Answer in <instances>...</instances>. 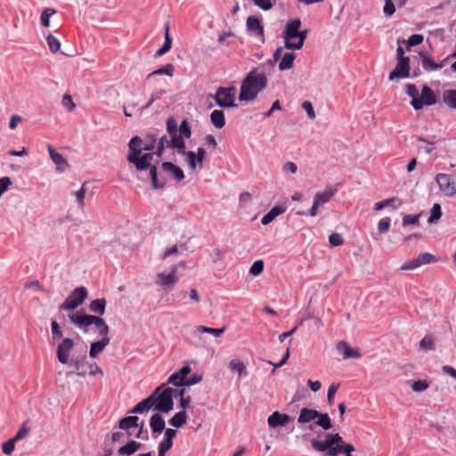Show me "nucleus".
Returning <instances> with one entry per match:
<instances>
[{"instance_id": "f257e3e1", "label": "nucleus", "mask_w": 456, "mask_h": 456, "mask_svg": "<svg viewBox=\"0 0 456 456\" xmlns=\"http://www.w3.org/2000/svg\"><path fill=\"white\" fill-rule=\"evenodd\" d=\"M168 385L167 383L159 385L150 395L130 409L128 413L144 414L151 409L165 414L169 413L174 409V398L184 396L187 387H170Z\"/></svg>"}, {"instance_id": "f03ea898", "label": "nucleus", "mask_w": 456, "mask_h": 456, "mask_svg": "<svg viewBox=\"0 0 456 456\" xmlns=\"http://www.w3.org/2000/svg\"><path fill=\"white\" fill-rule=\"evenodd\" d=\"M268 86V78L265 72H258L256 67H253L243 77L238 100L240 102H251L255 101L258 94Z\"/></svg>"}, {"instance_id": "7ed1b4c3", "label": "nucleus", "mask_w": 456, "mask_h": 456, "mask_svg": "<svg viewBox=\"0 0 456 456\" xmlns=\"http://www.w3.org/2000/svg\"><path fill=\"white\" fill-rule=\"evenodd\" d=\"M154 155L155 153L153 151L145 153L142 152L132 161H130L129 164H132L137 172L149 171L151 188L153 190H160L166 186L167 180L164 177H159V161L154 164L151 163Z\"/></svg>"}, {"instance_id": "20e7f679", "label": "nucleus", "mask_w": 456, "mask_h": 456, "mask_svg": "<svg viewBox=\"0 0 456 456\" xmlns=\"http://www.w3.org/2000/svg\"><path fill=\"white\" fill-rule=\"evenodd\" d=\"M208 98H212L215 103H209L208 109H212L215 105L221 109H237L236 87L232 85L229 86H218L215 94H208Z\"/></svg>"}, {"instance_id": "39448f33", "label": "nucleus", "mask_w": 456, "mask_h": 456, "mask_svg": "<svg viewBox=\"0 0 456 456\" xmlns=\"http://www.w3.org/2000/svg\"><path fill=\"white\" fill-rule=\"evenodd\" d=\"M166 130L170 137L167 146L181 138H191L192 134L191 123L187 118H183L180 125H178L177 120L173 116L167 118Z\"/></svg>"}, {"instance_id": "423d86ee", "label": "nucleus", "mask_w": 456, "mask_h": 456, "mask_svg": "<svg viewBox=\"0 0 456 456\" xmlns=\"http://www.w3.org/2000/svg\"><path fill=\"white\" fill-rule=\"evenodd\" d=\"M88 297L87 289L81 285L76 287L59 305L60 312L74 311L84 304Z\"/></svg>"}, {"instance_id": "0eeeda50", "label": "nucleus", "mask_w": 456, "mask_h": 456, "mask_svg": "<svg viewBox=\"0 0 456 456\" xmlns=\"http://www.w3.org/2000/svg\"><path fill=\"white\" fill-rule=\"evenodd\" d=\"M342 436L338 434H326L322 441L315 440V451L321 452L324 456H338Z\"/></svg>"}, {"instance_id": "6e6552de", "label": "nucleus", "mask_w": 456, "mask_h": 456, "mask_svg": "<svg viewBox=\"0 0 456 456\" xmlns=\"http://www.w3.org/2000/svg\"><path fill=\"white\" fill-rule=\"evenodd\" d=\"M96 317V315L87 314L85 308H79L75 313L68 314L70 323L84 334L89 333L90 327L94 325Z\"/></svg>"}, {"instance_id": "1a4fd4ad", "label": "nucleus", "mask_w": 456, "mask_h": 456, "mask_svg": "<svg viewBox=\"0 0 456 456\" xmlns=\"http://www.w3.org/2000/svg\"><path fill=\"white\" fill-rule=\"evenodd\" d=\"M302 25L299 18L289 19L282 31V37L284 38V47L288 50H291V45L298 36L299 28Z\"/></svg>"}, {"instance_id": "9d476101", "label": "nucleus", "mask_w": 456, "mask_h": 456, "mask_svg": "<svg viewBox=\"0 0 456 456\" xmlns=\"http://www.w3.org/2000/svg\"><path fill=\"white\" fill-rule=\"evenodd\" d=\"M87 352L84 350L79 354L69 358V362L67 364L70 367H74L75 371H68L66 376L68 378L77 376L79 378H86V372L84 370V367L87 365Z\"/></svg>"}, {"instance_id": "9b49d317", "label": "nucleus", "mask_w": 456, "mask_h": 456, "mask_svg": "<svg viewBox=\"0 0 456 456\" xmlns=\"http://www.w3.org/2000/svg\"><path fill=\"white\" fill-rule=\"evenodd\" d=\"M246 30L249 36L260 37L265 42V28L260 13L249 15L246 20Z\"/></svg>"}, {"instance_id": "f8f14e48", "label": "nucleus", "mask_w": 456, "mask_h": 456, "mask_svg": "<svg viewBox=\"0 0 456 456\" xmlns=\"http://www.w3.org/2000/svg\"><path fill=\"white\" fill-rule=\"evenodd\" d=\"M437 98L434 91L427 85H424L421 89V95L418 99L411 101V105L415 110H421L425 105L431 106L436 104Z\"/></svg>"}, {"instance_id": "ddd939ff", "label": "nucleus", "mask_w": 456, "mask_h": 456, "mask_svg": "<svg viewBox=\"0 0 456 456\" xmlns=\"http://www.w3.org/2000/svg\"><path fill=\"white\" fill-rule=\"evenodd\" d=\"M436 181L445 196L452 197L456 194V175L440 173L436 175Z\"/></svg>"}, {"instance_id": "4468645a", "label": "nucleus", "mask_w": 456, "mask_h": 456, "mask_svg": "<svg viewBox=\"0 0 456 456\" xmlns=\"http://www.w3.org/2000/svg\"><path fill=\"white\" fill-rule=\"evenodd\" d=\"M186 157V162L188 167L194 171L196 169H202L204 167V162L207 157V151L204 147L200 146L197 149V151H188Z\"/></svg>"}, {"instance_id": "2eb2a0df", "label": "nucleus", "mask_w": 456, "mask_h": 456, "mask_svg": "<svg viewBox=\"0 0 456 456\" xmlns=\"http://www.w3.org/2000/svg\"><path fill=\"white\" fill-rule=\"evenodd\" d=\"M75 346V342L70 338H63L56 347V358L61 364L69 362V355L71 350Z\"/></svg>"}, {"instance_id": "dca6fc26", "label": "nucleus", "mask_w": 456, "mask_h": 456, "mask_svg": "<svg viewBox=\"0 0 456 456\" xmlns=\"http://www.w3.org/2000/svg\"><path fill=\"white\" fill-rule=\"evenodd\" d=\"M191 372V368L188 362L183 364L179 370L174 371L167 380V384L173 385L174 387H185L188 375Z\"/></svg>"}, {"instance_id": "f3484780", "label": "nucleus", "mask_w": 456, "mask_h": 456, "mask_svg": "<svg viewBox=\"0 0 456 456\" xmlns=\"http://www.w3.org/2000/svg\"><path fill=\"white\" fill-rule=\"evenodd\" d=\"M177 265H171L169 272H161L157 274L158 283L165 289H170L179 281L176 275Z\"/></svg>"}, {"instance_id": "a211bd4d", "label": "nucleus", "mask_w": 456, "mask_h": 456, "mask_svg": "<svg viewBox=\"0 0 456 456\" xmlns=\"http://www.w3.org/2000/svg\"><path fill=\"white\" fill-rule=\"evenodd\" d=\"M298 428L314 431V408L303 407L297 417Z\"/></svg>"}, {"instance_id": "6ab92c4d", "label": "nucleus", "mask_w": 456, "mask_h": 456, "mask_svg": "<svg viewBox=\"0 0 456 456\" xmlns=\"http://www.w3.org/2000/svg\"><path fill=\"white\" fill-rule=\"evenodd\" d=\"M293 419L289 414L275 411L268 416L267 424L271 429L281 428L286 427Z\"/></svg>"}, {"instance_id": "aec40b11", "label": "nucleus", "mask_w": 456, "mask_h": 456, "mask_svg": "<svg viewBox=\"0 0 456 456\" xmlns=\"http://www.w3.org/2000/svg\"><path fill=\"white\" fill-rule=\"evenodd\" d=\"M436 261V257L430 253L419 254L416 258L405 262L402 266L401 270H413L423 265L430 264L431 262Z\"/></svg>"}, {"instance_id": "412c9836", "label": "nucleus", "mask_w": 456, "mask_h": 456, "mask_svg": "<svg viewBox=\"0 0 456 456\" xmlns=\"http://www.w3.org/2000/svg\"><path fill=\"white\" fill-rule=\"evenodd\" d=\"M149 420V425L151 430V436L154 439L158 438L160 436L166 428V422L164 417L162 415L163 412H159L156 411Z\"/></svg>"}, {"instance_id": "4be33fe9", "label": "nucleus", "mask_w": 456, "mask_h": 456, "mask_svg": "<svg viewBox=\"0 0 456 456\" xmlns=\"http://www.w3.org/2000/svg\"><path fill=\"white\" fill-rule=\"evenodd\" d=\"M160 167L176 183H180L185 178L183 170L174 162L162 161Z\"/></svg>"}, {"instance_id": "5701e85b", "label": "nucleus", "mask_w": 456, "mask_h": 456, "mask_svg": "<svg viewBox=\"0 0 456 456\" xmlns=\"http://www.w3.org/2000/svg\"><path fill=\"white\" fill-rule=\"evenodd\" d=\"M143 144L142 139L139 135H134L130 138L127 143L128 152L126 155L128 163L144 151Z\"/></svg>"}, {"instance_id": "b1692460", "label": "nucleus", "mask_w": 456, "mask_h": 456, "mask_svg": "<svg viewBox=\"0 0 456 456\" xmlns=\"http://www.w3.org/2000/svg\"><path fill=\"white\" fill-rule=\"evenodd\" d=\"M410 77V59L397 60V63L393 71L389 74V80L396 78H406Z\"/></svg>"}, {"instance_id": "393cba45", "label": "nucleus", "mask_w": 456, "mask_h": 456, "mask_svg": "<svg viewBox=\"0 0 456 456\" xmlns=\"http://www.w3.org/2000/svg\"><path fill=\"white\" fill-rule=\"evenodd\" d=\"M313 300H314V294L309 296V303H308L307 309H306L305 313L304 314V315L301 317L299 322L297 325H295L293 328H291L289 330L285 331L279 336V341L281 343L284 342L285 339H287L288 338L293 336L297 332L298 326L301 325L305 321L314 318V314H312L310 311V304L312 303Z\"/></svg>"}, {"instance_id": "a878e982", "label": "nucleus", "mask_w": 456, "mask_h": 456, "mask_svg": "<svg viewBox=\"0 0 456 456\" xmlns=\"http://www.w3.org/2000/svg\"><path fill=\"white\" fill-rule=\"evenodd\" d=\"M48 152L52 161L55 164L60 172H64L69 167L67 159L53 146L48 144Z\"/></svg>"}, {"instance_id": "bb28decb", "label": "nucleus", "mask_w": 456, "mask_h": 456, "mask_svg": "<svg viewBox=\"0 0 456 456\" xmlns=\"http://www.w3.org/2000/svg\"><path fill=\"white\" fill-rule=\"evenodd\" d=\"M337 191V186L328 185L323 191L315 193V215L317 214V208L327 203Z\"/></svg>"}, {"instance_id": "cd10ccee", "label": "nucleus", "mask_w": 456, "mask_h": 456, "mask_svg": "<svg viewBox=\"0 0 456 456\" xmlns=\"http://www.w3.org/2000/svg\"><path fill=\"white\" fill-rule=\"evenodd\" d=\"M143 446V444L129 439L125 444L118 449V453L119 456H132Z\"/></svg>"}, {"instance_id": "c85d7f7f", "label": "nucleus", "mask_w": 456, "mask_h": 456, "mask_svg": "<svg viewBox=\"0 0 456 456\" xmlns=\"http://www.w3.org/2000/svg\"><path fill=\"white\" fill-rule=\"evenodd\" d=\"M307 387L298 386L291 400V403L303 401L311 395L310 392H314V379H308Z\"/></svg>"}, {"instance_id": "c756f323", "label": "nucleus", "mask_w": 456, "mask_h": 456, "mask_svg": "<svg viewBox=\"0 0 456 456\" xmlns=\"http://www.w3.org/2000/svg\"><path fill=\"white\" fill-rule=\"evenodd\" d=\"M110 338H101L98 340L93 341L90 344L88 355L92 359H95L101 353L104 351L106 346L110 344Z\"/></svg>"}, {"instance_id": "7c9ffc66", "label": "nucleus", "mask_w": 456, "mask_h": 456, "mask_svg": "<svg viewBox=\"0 0 456 456\" xmlns=\"http://www.w3.org/2000/svg\"><path fill=\"white\" fill-rule=\"evenodd\" d=\"M287 210V207L284 205H274L267 213H265L261 218V224L263 225H268L277 216L282 215Z\"/></svg>"}, {"instance_id": "2f4dec72", "label": "nucleus", "mask_w": 456, "mask_h": 456, "mask_svg": "<svg viewBox=\"0 0 456 456\" xmlns=\"http://www.w3.org/2000/svg\"><path fill=\"white\" fill-rule=\"evenodd\" d=\"M337 350L343 355L344 359H358L362 354L357 349L350 347L347 342L340 341L337 345Z\"/></svg>"}, {"instance_id": "473e14b6", "label": "nucleus", "mask_w": 456, "mask_h": 456, "mask_svg": "<svg viewBox=\"0 0 456 456\" xmlns=\"http://www.w3.org/2000/svg\"><path fill=\"white\" fill-rule=\"evenodd\" d=\"M107 307V299L105 297H99L92 300L88 305V309L94 315L102 317Z\"/></svg>"}, {"instance_id": "72a5a7b5", "label": "nucleus", "mask_w": 456, "mask_h": 456, "mask_svg": "<svg viewBox=\"0 0 456 456\" xmlns=\"http://www.w3.org/2000/svg\"><path fill=\"white\" fill-rule=\"evenodd\" d=\"M188 413L186 411L181 410L175 412L169 419L168 424L176 429L183 428L188 421Z\"/></svg>"}, {"instance_id": "f704fd0d", "label": "nucleus", "mask_w": 456, "mask_h": 456, "mask_svg": "<svg viewBox=\"0 0 456 456\" xmlns=\"http://www.w3.org/2000/svg\"><path fill=\"white\" fill-rule=\"evenodd\" d=\"M297 55L291 50L290 52H286L281 59L279 61L278 69L280 71H285L292 69L294 67V62Z\"/></svg>"}, {"instance_id": "c9c22d12", "label": "nucleus", "mask_w": 456, "mask_h": 456, "mask_svg": "<svg viewBox=\"0 0 456 456\" xmlns=\"http://www.w3.org/2000/svg\"><path fill=\"white\" fill-rule=\"evenodd\" d=\"M210 122L216 129H222L226 124L225 114L223 109L214 110L209 115Z\"/></svg>"}, {"instance_id": "e433bc0d", "label": "nucleus", "mask_w": 456, "mask_h": 456, "mask_svg": "<svg viewBox=\"0 0 456 456\" xmlns=\"http://www.w3.org/2000/svg\"><path fill=\"white\" fill-rule=\"evenodd\" d=\"M301 435L296 436L297 442L301 446H304L307 450L314 449V433L313 431L306 430L302 431Z\"/></svg>"}, {"instance_id": "4c0bfd02", "label": "nucleus", "mask_w": 456, "mask_h": 456, "mask_svg": "<svg viewBox=\"0 0 456 456\" xmlns=\"http://www.w3.org/2000/svg\"><path fill=\"white\" fill-rule=\"evenodd\" d=\"M421 65L426 71L437 70L443 68V63H436L430 56L423 52L419 53Z\"/></svg>"}, {"instance_id": "58836bf2", "label": "nucleus", "mask_w": 456, "mask_h": 456, "mask_svg": "<svg viewBox=\"0 0 456 456\" xmlns=\"http://www.w3.org/2000/svg\"><path fill=\"white\" fill-rule=\"evenodd\" d=\"M175 74V66L172 63H167L164 66H161L151 72H150L146 78H151L156 76H167V77H173Z\"/></svg>"}, {"instance_id": "ea45409f", "label": "nucleus", "mask_w": 456, "mask_h": 456, "mask_svg": "<svg viewBox=\"0 0 456 456\" xmlns=\"http://www.w3.org/2000/svg\"><path fill=\"white\" fill-rule=\"evenodd\" d=\"M228 367L232 373H237L239 377H244L248 374L246 364L239 359L231 360Z\"/></svg>"}, {"instance_id": "a19ab883", "label": "nucleus", "mask_w": 456, "mask_h": 456, "mask_svg": "<svg viewBox=\"0 0 456 456\" xmlns=\"http://www.w3.org/2000/svg\"><path fill=\"white\" fill-rule=\"evenodd\" d=\"M403 202L398 198H390L387 200H384L382 201L377 202L374 206V209L376 211L381 210L387 207H392L394 209H396L402 206Z\"/></svg>"}, {"instance_id": "79ce46f5", "label": "nucleus", "mask_w": 456, "mask_h": 456, "mask_svg": "<svg viewBox=\"0 0 456 456\" xmlns=\"http://www.w3.org/2000/svg\"><path fill=\"white\" fill-rule=\"evenodd\" d=\"M315 425L322 427L324 430L331 428L330 418L327 413H321L315 411Z\"/></svg>"}, {"instance_id": "37998d69", "label": "nucleus", "mask_w": 456, "mask_h": 456, "mask_svg": "<svg viewBox=\"0 0 456 456\" xmlns=\"http://www.w3.org/2000/svg\"><path fill=\"white\" fill-rule=\"evenodd\" d=\"M443 102L449 108L456 110V90L447 89L443 92Z\"/></svg>"}, {"instance_id": "c03bdc74", "label": "nucleus", "mask_w": 456, "mask_h": 456, "mask_svg": "<svg viewBox=\"0 0 456 456\" xmlns=\"http://www.w3.org/2000/svg\"><path fill=\"white\" fill-rule=\"evenodd\" d=\"M225 330H226L225 326H223L221 328H211V327H207V326L200 325V326H199L197 328V330L200 333H201V334H204V333L211 334L215 338H220L224 333Z\"/></svg>"}, {"instance_id": "a18cd8bd", "label": "nucleus", "mask_w": 456, "mask_h": 456, "mask_svg": "<svg viewBox=\"0 0 456 456\" xmlns=\"http://www.w3.org/2000/svg\"><path fill=\"white\" fill-rule=\"evenodd\" d=\"M95 328L98 330V334L102 338H110L109 332H110V327L104 321L102 317L97 316L94 323Z\"/></svg>"}, {"instance_id": "49530a36", "label": "nucleus", "mask_w": 456, "mask_h": 456, "mask_svg": "<svg viewBox=\"0 0 456 456\" xmlns=\"http://www.w3.org/2000/svg\"><path fill=\"white\" fill-rule=\"evenodd\" d=\"M265 269V262L263 259H257L253 262L248 270V275L251 277L259 276Z\"/></svg>"}, {"instance_id": "de8ad7c7", "label": "nucleus", "mask_w": 456, "mask_h": 456, "mask_svg": "<svg viewBox=\"0 0 456 456\" xmlns=\"http://www.w3.org/2000/svg\"><path fill=\"white\" fill-rule=\"evenodd\" d=\"M57 11L53 8H45L40 15V24L44 28L50 27V19L53 15H54Z\"/></svg>"}, {"instance_id": "09e8293b", "label": "nucleus", "mask_w": 456, "mask_h": 456, "mask_svg": "<svg viewBox=\"0 0 456 456\" xmlns=\"http://www.w3.org/2000/svg\"><path fill=\"white\" fill-rule=\"evenodd\" d=\"M307 35H308L307 29H301V30L299 29L298 36H297L296 40L291 45V50L292 51L300 50L305 44Z\"/></svg>"}, {"instance_id": "8fccbe9b", "label": "nucleus", "mask_w": 456, "mask_h": 456, "mask_svg": "<svg viewBox=\"0 0 456 456\" xmlns=\"http://www.w3.org/2000/svg\"><path fill=\"white\" fill-rule=\"evenodd\" d=\"M167 142H168V140H167V137L166 134L162 135L160 138H158L155 151L153 150L155 155L158 158H161L165 152L166 148H168Z\"/></svg>"}, {"instance_id": "3c124183", "label": "nucleus", "mask_w": 456, "mask_h": 456, "mask_svg": "<svg viewBox=\"0 0 456 456\" xmlns=\"http://www.w3.org/2000/svg\"><path fill=\"white\" fill-rule=\"evenodd\" d=\"M185 139L186 138H181L180 140L174 142L173 143H171L167 147L172 149V150H175L178 154L185 156V158H186L187 154H188L187 153L188 151H186Z\"/></svg>"}, {"instance_id": "603ef678", "label": "nucleus", "mask_w": 456, "mask_h": 456, "mask_svg": "<svg viewBox=\"0 0 456 456\" xmlns=\"http://www.w3.org/2000/svg\"><path fill=\"white\" fill-rule=\"evenodd\" d=\"M51 332L52 339L53 342L63 338L62 330L57 321L54 319H51Z\"/></svg>"}, {"instance_id": "864d4df0", "label": "nucleus", "mask_w": 456, "mask_h": 456, "mask_svg": "<svg viewBox=\"0 0 456 456\" xmlns=\"http://www.w3.org/2000/svg\"><path fill=\"white\" fill-rule=\"evenodd\" d=\"M46 42H47L49 50L53 53H56L60 51L61 41L56 37H54L53 34H51V33L48 34V36L46 37Z\"/></svg>"}, {"instance_id": "5fc2aeb1", "label": "nucleus", "mask_w": 456, "mask_h": 456, "mask_svg": "<svg viewBox=\"0 0 456 456\" xmlns=\"http://www.w3.org/2000/svg\"><path fill=\"white\" fill-rule=\"evenodd\" d=\"M442 216L441 206L438 203H435L430 211V216L428 220V224H436Z\"/></svg>"}, {"instance_id": "6e6d98bb", "label": "nucleus", "mask_w": 456, "mask_h": 456, "mask_svg": "<svg viewBox=\"0 0 456 456\" xmlns=\"http://www.w3.org/2000/svg\"><path fill=\"white\" fill-rule=\"evenodd\" d=\"M173 45V41H170L169 38L164 39V43L154 53L153 57L158 59L164 54L167 53Z\"/></svg>"}, {"instance_id": "4d7b16f0", "label": "nucleus", "mask_w": 456, "mask_h": 456, "mask_svg": "<svg viewBox=\"0 0 456 456\" xmlns=\"http://www.w3.org/2000/svg\"><path fill=\"white\" fill-rule=\"evenodd\" d=\"M116 428H119L120 430L125 431L128 436H132L130 429L134 428V427L132 425V423L129 420V419L127 418V416H125V417H122L121 419H119Z\"/></svg>"}, {"instance_id": "13d9d810", "label": "nucleus", "mask_w": 456, "mask_h": 456, "mask_svg": "<svg viewBox=\"0 0 456 456\" xmlns=\"http://www.w3.org/2000/svg\"><path fill=\"white\" fill-rule=\"evenodd\" d=\"M86 193V183H83L80 189L75 192L73 195L76 197V201L79 208L83 209L85 207V197Z\"/></svg>"}, {"instance_id": "bf43d9fd", "label": "nucleus", "mask_w": 456, "mask_h": 456, "mask_svg": "<svg viewBox=\"0 0 456 456\" xmlns=\"http://www.w3.org/2000/svg\"><path fill=\"white\" fill-rule=\"evenodd\" d=\"M423 36L419 34L411 35L408 40L402 39V43L407 45V49L410 50L411 47L418 45L423 42Z\"/></svg>"}, {"instance_id": "052dcab7", "label": "nucleus", "mask_w": 456, "mask_h": 456, "mask_svg": "<svg viewBox=\"0 0 456 456\" xmlns=\"http://www.w3.org/2000/svg\"><path fill=\"white\" fill-rule=\"evenodd\" d=\"M147 142H143V148L145 151H151L155 149L156 143L158 141V137L155 134H146Z\"/></svg>"}, {"instance_id": "680f3d73", "label": "nucleus", "mask_w": 456, "mask_h": 456, "mask_svg": "<svg viewBox=\"0 0 456 456\" xmlns=\"http://www.w3.org/2000/svg\"><path fill=\"white\" fill-rule=\"evenodd\" d=\"M16 440L13 437L4 441L2 444V452L4 455H11L15 450Z\"/></svg>"}, {"instance_id": "e2e57ef3", "label": "nucleus", "mask_w": 456, "mask_h": 456, "mask_svg": "<svg viewBox=\"0 0 456 456\" xmlns=\"http://www.w3.org/2000/svg\"><path fill=\"white\" fill-rule=\"evenodd\" d=\"M28 424V420H26L25 422H23L20 427L19 428L18 431L16 432V434L12 436L16 442H19L20 440H22L23 438H25L28 434L29 433V428L27 426Z\"/></svg>"}, {"instance_id": "0e129e2a", "label": "nucleus", "mask_w": 456, "mask_h": 456, "mask_svg": "<svg viewBox=\"0 0 456 456\" xmlns=\"http://www.w3.org/2000/svg\"><path fill=\"white\" fill-rule=\"evenodd\" d=\"M420 216V213L418 215H405L403 217V226L419 225Z\"/></svg>"}, {"instance_id": "69168bd1", "label": "nucleus", "mask_w": 456, "mask_h": 456, "mask_svg": "<svg viewBox=\"0 0 456 456\" xmlns=\"http://www.w3.org/2000/svg\"><path fill=\"white\" fill-rule=\"evenodd\" d=\"M12 185V181L9 176L0 177V198L10 189Z\"/></svg>"}, {"instance_id": "338daca9", "label": "nucleus", "mask_w": 456, "mask_h": 456, "mask_svg": "<svg viewBox=\"0 0 456 456\" xmlns=\"http://www.w3.org/2000/svg\"><path fill=\"white\" fill-rule=\"evenodd\" d=\"M420 349L424 351H429L434 348L433 338L429 335H426L419 342Z\"/></svg>"}, {"instance_id": "774afa93", "label": "nucleus", "mask_w": 456, "mask_h": 456, "mask_svg": "<svg viewBox=\"0 0 456 456\" xmlns=\"http://www.w3.org/2000/svg\"><path fill=\"white\" fill-rule=\"evenodd\" d=\"M355 452V447L351 444H347L343 440V443H340L339 446V454H345V456H353L352 452Z\"/></svg>"}]
</instances>
